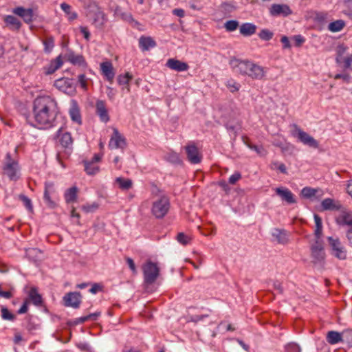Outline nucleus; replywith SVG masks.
Instances as JSON below:
<instances>
[{"label":"nucleus","instance_id":"1","mask_svg":"<svg viewBox=\"0 0 352 352\" xmlns=\"http://www.w3.org/2000/svg\"><path fill=\"white\" fill-rule=\"evenodd\" d=\"M32 111L33 116L24 114L28 124L38 129H48L55 126L58 107L54 99L48 96L37 97L33 102Z\"/></svg>","mask_w":352,"mask_h":352},{"label":"nucleus","instance_id":"2","mask_svg":"<svg viewBox=\"0 0 352 352\" xmlns=\"http://www.w3.org/2000/svg\"><path fill=\"white\" fill-rule=\"evenodd\" d=\"M170 201L167 196L163 195L153 203L151 212L157 219H162L168 212Z\"/></svg>","mask_w":352,"mask_h":352},{"label":"nucleus","instance_id":"3","mask_svg":"<svg viewBox=\"0 0 352 352\" xmlns=\"http://www.w3.org/2000/svg\"><path fill=\"white\" fill-rule=\"evenodd\" d=\"M6 162L3 164V173L8 177L10 180L16 181L19 178V166L18 162L12 159L10 153L6 154Z\"/></svg>","mask_w":352,"mask_h":352},{"label":"nucleus","instance_id":"4","mask_svg":"<svg viewBox=\"0 0 352 352\" xmlns=\"http://www.w3.org/2000/svg\"><path fill=\"white\" fill-rule=\"evenodd\" d=\"M144 279L147 285L153 284L160 274V269L156 263L148 261L143 267Z\"/></svg>","mask_w":352,"mask_h":352},{"label":"nucleus","instance_id":"5","mask_svg":"<svg viewBox=\"0 0 352 352\" xmlns=\"http://www.w3.org/2000/svg\"><path fill=\"white\" fill-rule=\"evenodd\" d=\"M293 127L294 130L292 134L294 136L297 137L300 142L311 148H317L318 147V142L312 136L303 131L296 124L293 125Z\"/></svg>","mask_w":352,"mask_h":352},{"label":"nucleus","instance_id":"6","mask_svg":"<svg viewBox=\"0 0 352 352\" xmlns=\"http://www.w3.org/2000/svg\"><path fill=\"white\" fill-rule=\"evenodd\" d=\"M56 190L55 185L52 182H46L45 183L43 200L48 208H55L57 204L55 201Z\"/></svg>","mask_w":352,"mask_h":352},{"label":"nucleus","instance_id":"7","mask_svg":"<svg viewBox=\"0 0 352 352\" xmlns=\"http://www.w3.org/2000/svg\"><path fill=\"white\" fill-rule=\"evenodd\" d=\"M327 241L331 250V254L340 260L346 258V250L343 247L338 239L332 236L327 237Z\"/></svg>","mask_w":352,"mask_h":352},{"label":"nucleus","instance_id":"8","mask_svg":"<svg viewBox=\"0 0 352 352\" xmlns=\"http://www.w3.org/2000/svg\"><path fill=\"white\" fill-rule=\"evenodd\" d=\"M82 296L78 292H71L65 294L63 298L65 307L78 309L82 302Z\"/></svg>","mask_w":352,"mask_h":352},{"label":"nucleus","instance_id":"9","mask_svg":"<svg viewBox=\"0 0 352 352\" xmlns=\"http://www.w3.org/2000/svg\"><path fill=\"white\" fill-rule=\"evenodd\" d=\"M126 146L125 138L118 131L116 128L113 129V135L109 142L110 149H124Z\"/></svg>","mask_w":352,"mask_h":352},{"label":"nucleus","instance_id":"10","mask_svg":"<svg viewBox=\"0 0 352 352\" xmlns=\"http://www.w3.org/2000/svg\"><path fill=\"white\" fill-rule=\"evenodd\" d=\"M311 256L314 263H320L324 261L325 253L321 241L316 240L315 243L311 246Z\"/></svg>","mask_w":352,"mask_h":352},{"label":"nucleus","instance_id":"11","mask_svg":"<svg viewBox=\"0 0 352 352\" xmlns=\"http://www.w3.org/2000/svg\"><path fill=\"white\" fill-rule=\"evenodd\" d=\"M185 151L187 159L191 164H197L201 162L202 155L194 143L186 145L185 146Z\"/></svg>","mask_w":352,"mask_h":352},{"label":"nucleus","instance_id":"12","mask_svg":"<svg viewBox=\"0 0 352 352\" xmlns=\"http://www.w3.org/2000/svg\"><path fill=\"white\" fill-rule=\"evenodd\" d=\"M64 58L74 65L86 67L87 63L82 54H76L72 50H67Z\"/></svg>","mask_w":352,"mask_h":352},{"label":"nucleus","instance_id":"13","mask_svg":"<svg viewBox=\"0 0 352 352\" xmlns=\"http://www.w3.org/2000/svg\"><path fill=\"white\" fill-rule=\"evenodd\" d=\"M96 114L99 117L100 120L107 123L110 120L108 109L104 100H98L96 102Z\"/></svg>","mask_w":352,"mask_h":352},{"label":"nucleus","instance_id":"14","mask_svg":"<svg viewBox=\"0 0 352 352\" xmlns=\"http://www.w3.org/2000/svg\"><path fill=\"white\" fill-rule=\"evenodd\" d=\"M56 135L59 138V142L63 148L69 151L72 149L73 139L70 133H62V129L60 128L56 131Z\"/></svg>","mask_w":352,"mask_h":352},{"label":"nucleus","instance_id":"15","mask_svg":"<svg viewBox=\"0 0 352 352\" xmlns=\"http://www.w3.org/2000/svg\"><path fill=\"white\" fill-rule=\"evenodd\" d=\"M270 13L272 16H287L292 13V11L286 4H273L270 9Z\"/></svg>","mask_w":352,"mask_h":352},{"label":"nucleus","instance_id":"16","mask_svg":"<svg viewBox=\"0 0 352 352\" xmlns=\"http://www.w3.org/2000/svg\"><path fill=\"white\" fill-rule=\"evenodd\" d=\"M265 74L264 68L252 61L246 75L252 79L261 80L265 76Z\"/></svg>","mask_w":352,"mask_h":352},{"label":"nucleus","instance_id":"17","mask_svg":"<svg viewBox=\"0 0 352 352\" xmlns=\"http://www.w3.org/2000/svg\"><path fill=\"white\" fill-rule=\"evenodd\" d=\"M252 61L249 60H240L235 59L232 60L231 64L232 67L236 70V72L242 74L246 75L248 71L249 67H250Z\"/></svg>","mask_w":352,"mask_h":352},{"label":"nucleus","instance_id":"18","mask_svg":"<svg viewBox=\"0 0 352 352\" xmlns=\"http://www.w3.org/2000/svg\"><path fill=\"white\" fill-rule=\"evenodd\" d=\"M166 66L176 72H185L187 71L189 68V66L186 63L175 58L168 59L166 63Z\"/></svg>","mask_w":352,"mask_h":352},{"label":"nucleus","instance_id":"19","mask_svg":"<svg viewBox=\"0 0 352 352\" xmlns=\"http://www.w3.org/2000/svg\"><path fill=\"white\" fill-rule=\"evenodd\" d=\"M100 69L102 74L106 78L108 81L112 82L115 72L113 65L111 61H104L100 63Z\"/></svg>","mask_w":352,"mask_h":352},{"label":"nucleus","instance_id":"20","mask_svg":"<svg viewBox=\"0 0 352 352\" xmlns=\"http://www.w3.org/2000/svg\"><path fill=\"white\" fill-rule=\"evenodd\" d=\"M276 193L280 197L283 201H286L289 204H295L296 200L294 194L286 188H276Z\"/></svg>","mask_w":352,"mask_h":352},{"label":"nucleus","instance_id":"21","mask_svg":"<svg viewBox=\"0 0 352 352\" xmlns=\"http://www.w3.org/2000/svg\"><path fill=\"white\" fill-rule=\"evenodd\" d=\"M63 63L61 56H57L55 59L52 60L47 65L43 67L44 73L46 75L52 74L62 66Z\"/></svg>","mask_w":352,"mask_h":352},{"label":"nucleus","instance_id":"22","mask_svg":"<svg viewBox=\"0 0 352 352\" xmlns=\"http://www.w3.org/2000/svg\"><path fill=\"white\" fill-rule=\"evenodd\" d=\"M54 85L64 92H69L74 90L72 80L69 78H60L55 81Z\"/></svg>","mask_w":352,"mask_h":352},{"label":"nucleus","instance_id":"23","mask_svg":"<svg viewBox=\"0 0 352 352\" xmlns=\"http://www.w3.org/2000/svg\"><path fill=\"white\" fill-rule=\"evenodd\" d=\"M157 45L155 41L151 36H142L139 38V47L142 51H148Z\"/></svg>","mask_w":352,"mask_h":352},{"label":"nucleus","instance_id":"24","mask_svg":"<svg viewBox=\"0 0 352 352\" xmlns=\"http://www.w3.org/2000/svg\"><path fill=\"white\" fill-rule=\"evenodd\" d=\"M336 223L340 226L352 228V212H344L336 218Z\"/></svg>","mask_w":352,"mask_h":352},{"label":"nucleus","instance_id":"25","mask_svg":"<svg viewBox=\"0 0 352 352\" xmlns=\"http://www.w3.org/2000/svg\"><path fill=\"white\" fill-rule=\"evenodd\" d=\"M72 107L69 109V116L72 121L76 122L78 124H82V119L80 113V109L76 100H72Z\"/></svg>","mask_w":352,"mask_h":352},{"label":"nucleus","instance_id":"26","mask_svg":"<svg viewBox=\"0 0 352 352\" xmlns=\"http://www.w3.org/2000/svg\"><path fill=\"white\" fill-rule=\"evenodd\" d=\"M78 189L76 186H72L67 189L64 193V198L67 204L74 203L77 201Z\"/></svg>","mask_w":352,"mask_h":352},{"label":"nucleus","instance_id":"27","mask_svg":"<svg viewBox=\"0 0 352 352\" xmlns=\"http://www.w3.org/2000/svg\"><path fill=\"white\" fill-rule=\"evenodd\" d=\"M321 206L324 210H339L342 206L338 202L336 203L331 198H326L321 202Z\"/></svg>","mask_w":352,"mask_h":352},{"label":"nucleus","instance_id":"28","mask_svg":"<svg viewBox=\"0 0 352 352\" xmlns=\"http://www.w3.org/2000/svg\"><path fill=\"white\" fill-rule=\"evenodd\" d=\"M4 22L12 30H19L21 26L20 21L13 15H6L4 17Z\"/></svg>","mask_w":352,"mask_h":352},{"label":"nucleus","instance_id":"29","mask_svg":"<svg viewBox=\"0 0 352 352\" xmlns=\"http://www.w3.org/2000/svg\"><path fill=\"white\" fill-rule=\"evenodd\" d=\"M342 333L336 331H330L327 334L326 340L329 344L333 345L339 342L342 343Z\"/></svg>","mask_w":352,"mask_h":352},{"label":"nucleus","instance_id":"30","mask_svg":"<svg viewBox=\"0 0 352 352\" xmlns=\"http://www.w3.org/2000/svg\"><path fill=\"white\" fill-rule=\"evenodd\" d=\"M256 26L251 23H244L240 26V34L244 36H250L256 32Z\"/></svg>","mask_w":352,"mask_h":352},{"label":"nucleus","instance_id":"31","mask_svg":"<svg viewBox=\"0 0 352 352\" xmlns=\"http://www.w3.org/2000/svg\"><path fill=\"white\" fill-rule=\"evenodd\" d=\"M272 236L276 238L278 243L286 244L288 242L287 232L285 230L276 228L272 232Z\"/></svg>","mask_w":352,"mask_h":352},{"label":"nucleus","instance_id":"32","mask_svg":"<svg viewBox=\"0 0 352 352\" xmlns=\"http://www.w3.org/2000/svg\"><path fill=\"white\" fill-rule=\"evenodd\" d=\"M30 300L36 306H41L43 304L42 296L38 293L37 289L35 287L31 288L28 294Z\"/></svg>","mask_w":352,"mask_h":352},{"label":"nucleus","instance_id":"33","mask_svg":"<svg viewBox=\"0 0 352 352\" xmlns=\"http://www.w3.org/2000/svg\"><path fill=\"white\" fill-rule=\"evenodd\" d=\"M83 164L85 166V170L88 175H95L99 171V167L97 165L94 164L93 162L84 160Z\"/></svg>","mask_w":352,"mask_h":352},{"label":"nucleus","instance_id":"34","mask_svg":"<svg viewBox=\"0 0 352 352\" xmlns=\"http://www.w3.org/2000/svg\"><path fill=\"white\" fill-rule=\"evenodd\" d=\"M60 8L67 14V18L69 21H73L77 18V13L76 12L72 11V7L69 4L66 3H62L60 4Z\"/></svg>","mask_w":352,"mask_h":352},{"label":"nucleus","instance_id":"35","mask_svg":"<svg viewBox=\"0 0 352 352\" xmlns=\"http://www.w3.org/2000/svg\"><path fill=\"white\" fill-rule=\"evenodd\" d=\"M116 183L119 185L120 188L122 190H129L132 187L133 182L130 179H124L123 177H117L116 179Z\"/></svg>","mask_w":352,"mask_h":352},{"label":"nucleus","instance_id":"36","mask_svg":"<svg viewBox=\"0 0 352 352\" xmlns=\"http://www.w3.org/2000/svg\"><path fill=\"white\" fill-rule=\"evenodd\" d=\"M314 221L316 223V229H315V236L316 237V240H319L320 236L322 235V219L318 214H314Z\"/></svg>","mask_w":352,"mask_h":352},{"label":"nucleus","instance_id":"37","mask_svg":"<svg viewBox=\"0 0 352 352\" xmlns=\"http://www.w3.org/2000/svg\"><path fill=\"white\" fill-rule=\"evenodd\" d=\"M345 23L343 20H336L330 23L328 25V29L332 32H337L343 29Z\"/></svg>","mask_w":352,"mask_h":352},{"label":"nucleus","instance_id":"38","mask_svg":"<svg viewBox=\"0 0 352 352\" xmlns=\"http://www.w3.org/2000/svg\"><path fill=\"white\" fill-rule=\"evenodd\" d=\"M42 252L38 248H30L26 250L27 257L33 261H36L40 259V255Z\"/></svg>","mask_w":352,"mask_h":352},{"label":"nucleus","instance_id":"39","mask_svg":"<svg viewBox=\"0 0 352 352\" xmlns=\"http://www.w3.org/2000/svg\"><path fill=\"white\" fill-rule=\"evenodd\" d=\"M342 343H346L349 347H352V330L346 329L342 332Z\"/></svg>","mask_w":352,"mask_h":352},{"label":"nucleus","instance_id":"40","mask_svg":"<svg viewBox=\"0 0 352 352\" xmlns=\"http://www.w3.org/2000/svg\"><path fill=\"white\" fill-rule=\"evenodd\" d=\"M165 159L168 162L174 164H180L182 163V160H180L179 155L175 152L167 153L165 156Z\"/></svg>","mask_w":352,"mask_h":352},{"label":"nucleus","instance_id":"41","mask_svg":"<svg viewBox=\"0 0 352 352\" xmlns=\"http://www.w3.org/2000/svg\"><path fill=\"white\" fill-rule=\"evenodd\" d=\"M133 78V75L129 72L120 74L118 76V83L120 85H129V81Z\"/></svg>","mask_w":352,"mask_h":352},{"label":"nucleus","instance_id":"42","mask_svg":"<svg viewBox=\"0 0 352 352\" xmlns=\"http://www.w3.org/2000/svg\"><path fill=\"white\" fill-rule=\"evenodd\" d=\"M1 318L5 320L14 321L16 319L15 315L12 314L8 308L2 306L1 309Z\"/></svg>","mask_w":352,"mask_h":352},{"label":"nucleus","instance_id":"43","mask_svg":"<svg viewBox=\"0 0 352 352\" xmlns=\"http://www.w3.org/2000/svg\"><path fill=\"white\" fill-rule=\"evenodd\" d=\"M274 36V33L268 29H262L258 33V37L265 41H270Z\"/></svg>","mask_w":352,"mask_h":352},{"label":"nucleus","instance_id":"44","mask_svg":"<svg viewBox=\"0 0 352 352\" xmlns=\"http://www.w3.org/2000/svg\"><path fill=\"white\" fill-rule=\"evenodd\" d=\"M94 23L96 25L102 26L105 21V14L103 12L98 10L95 13Z\"/></svg>","mask_w":352,"mask_h":352},{"label":"nucleus","instance_id":"45","mask_svg":"<svg viewBox=\"0 0 352 352\" xmlns=\"http://www.w3.org/2000/svg\"><path fill=\"white\" fill-rule=\"evenodd\" d=\"M19 198L23 203L25 207L27 208L28 211H33V206L32 204V201L29 197H28L25 195L21 194L19 195Z\"/></svg>","mask_w":352,"mask_h":352},{"label":"nucleus","instance_id":"46","mask_svg":"<svg viewBox=\"0 0 352 352\" xmlns=\"http://www.w3.org/2000/svg\"><path fill=\"white\" fill-rule=\"evenodd\" d=\"M316 190L310 187H305L301 190V195L305 198H311L315 196Z\"/></svg>","mask_w":352,"mask_h":352},{"label":"nucleus","instance_id":"47","mask_svg":"<svg viewBox=\"0 0 352 352\" xmlns=\"http://www.w3.org/2000/svg\"><path fill=\"white\" fill-rule=\"evenodd\" d=\"M177 240L182 245H186L190 243L191 238L189 236L185 234L184 232H179L177 235Z\"/></svg>","mask_w":352,"mask_h":352},{"label":"nucleus","instance_id":"48","mask_svg":"<svg viewBox=\"0 0 352 352\" xmlns=\"http://www.w3.org/2000/svg\"><path fill=\"white\" fill-rule=\"evenodd\" d=\"M44 51L45 53H50L54 46V39L50 37L43 41Z\"/></svg>","mask_w":352,"mask_h":352},{"label":"nucleus","instance_id":"49","mask_svg":"<svg viewBox=\"0 0 352 352\" xmlns=\"http://www.w3.org/2000/svg\"><path fill=\"white\" fill-rule=\"evenodd\" d=\"M225 28L228 32H232L237 29L239 26V22L236 20H229L225 23Z\"/></svg>","mask_w":352,"mask_h":352},{"label":"nucleus","instance_id":"50","mask_svg":"<svg viewBox=\"0 0 352 352\" xmlns=\"http://www.w3.org/2000/svg\"><path fill=\"white\" fill-rule=\"evenodd\" d=\"M227 87L231 92H235L239 91L241 85L233 79H230L226 82Z\"/></svg>","mask_w":352,"mask_h":352},{"label":"nucleus","instance_id":"51","mask_svg":"<svg viewBox=\"0 0 352 352\" xmlns=\"http://www.w3.org/2000/svg\"><path fill=\"white\" fill-rule=\"evenodd\" d=\"M87 321H88V318L87 316H85L75 318L74 320H69L67 322V324L69 326H76L80 324H82Z\"/></svg>","mask_w":352,"mask_h":352},{"label":"nucleus","instance_id":"52","mask_svg":"<svg viewBox=\"0 0 352 352\" xmlns=\"http://www.w3.org/2000/svg\"><path fill=\"white\" fill-rule=\"evenodd\" d=\"M33 10L31 8H28L26 10V12L24 13L21 18H23V21L26 23H30L33 20Z\"/></svg>","mask_w":352,"mask_h":352},{"label":"nucleus","instance_id":"53","mask_svg":"<svg viewBox=\"0 0 352 352\" xmlns=\"http://www.w3.org/2000/svg\"><path fill=\"white\" fill-rule=\"evenodd\" d=\"M286 352H300V346L296 343H289L285 346Z\"/></svg>","mask_w":352,"mask_h":352},{"label":"nucleus","instance_id":"54","mask_svg":"<svg viewBox=\"0 0 352 352\" xmlns=\"http://www.w3.org/2000/svg\"><path fill=\"white\" fill-rule=\"evenodd\" d=\"M32 319H33V316H28L26 317V320H27L26 329L29 331H32L35 330V329H37V325L35 324L32 322Z\"/></svg>","mask_w":352,"mask_h":352},{"label":"nucleus","instance_id":"55","mask_svg":"<svg viewBox=\"0 0 352 352\" xmlns=\"http://www.w3.org/2000/svg\"><path fill=\"white\" fill-rule=\"evenodd\" d=\"M98 208V204L93 203L92 204H87L82 206V209L87 213L93 212Z\"/></svg>","mask_w":352,"mask_h":352},{"label":"nucleus","instance_id":"56","mask_svg":"<svg viewBox=\"0 0 352 352\" xmlns=\"http://www.w3.org/2000/svg\"><path fill=\"white\" fill-rule=\"evenodd\" d=\"M246 145L249 148L256 151L259 155H262L264 152V148L262 146L254 145L251 143H246Z\"/></svg>","mask_w":352,"mask_h":352},{"label":"nucleus","instance_id":"57","mask_svg":"<svg viewBox=\"0 0 352 352\" xmlns=\"http://www.w3.org/2000/svg\"><path fill=\"white\" fill-rule=\"evenodd\" d=\"M91 287L89 289V292L96 294L99 292L102 291V285L99 283H91Z\"/></svg>","mask_w":352,"mask_h":352},{"label":"nucleus","instance_id":"58","mask_svg":"<svg viewBox=\"0 0 352 352\" xmlns=\"http://www.w3.org/2000/svg\"><path fill=\"white\" fill-rule=\"evenodd\" d=\"M241 178V175L239 172H235L233 175H232L229 179L228 182L230 184H235L237 181H239Z\"/></svg>","mask_w":352,"mask_h":352},{"label":"nucleus","instance_id":"59","mask_svg":"<svg viewBox=\"0 0 352 352\" xmlns=\"http://www.w3.org/2000/svg\"><path fill=\"white\" fill-rule=\"evenodd\" d=\"M78 81L80 83V87L84 90H86L87 89V80H86V76L85 74H80L78 76Z\"/></svg>","mask_w":352,"mask_h":352},{"label":"nucleus","instance_id":"60","mask_svg":"<svg viewBox=\"0 0 352 352\" xmlns=\"http://www.w3.org/2000/svg\"><path fill=\"white\" fill-rule=\"evenodd\" d=\"M293 39L295 42V45L296 47L301 46L302 44L305 41V39L304 38V37L302 36H301L300 34L295 35L293 37Z\"/></svg>","mask_w":352,"mask_h":352},{"label":"nucleus","instance_id":"61","mask_svg":"<svg viewBox=\"0 0 352 352\" xmlns=\"http://www.w3.org/2000/svg\"><path fill=\"white\" fill-rule=\"evenodd\" d=\"M28 304L29 301L28 300H25L21 308L17 311L18 314H25L28 311Z\"/></svg>","mask_w":352,"mask_h":352},{"label":"nucleus","instance_id":"62","mask_svg":"<svg viewBox=\"0 0 352 352\" xmlns=\"http://www.w3.org/2000/svg\"><path fill=\"white\" fill-rule=\"evenodd\" d=\"M280 41L283 43V47L284 49H289L291 47L289 38L287 36H283L280 38Z\"/></svg>","mask_w":352,"mask_h":352},{"label":"nucleus","instance_id":"63","mask_svg":"<svg viewBox=\"0 0 352 352\" xmlns=\"http://www.w3.org/2000/svg\"><path fill=\"white\" fill-rule=\"evenodd\" d=\"M80 32L83 34L84 38L89 41L90 38V32L87 27L85 26H80Z\"/></svg>","mask_w":352,"mask_h":352},{"label":"nucleus","instance_id":"64","mask_svg":"<svg viewBox=\"0 0 352 352\" xmlns=\"http://www.w3.org/2000/svg\"><path fill=\"white\" fill-rule=\"evenodd\" d=\"M326 18H327V14H325L324 12H318V13H316L315 19L316 21H318L319 23H323L326 20Z\"/></svg>","mask_w":352,"mask_h":352}]
</instances>
